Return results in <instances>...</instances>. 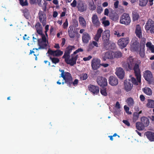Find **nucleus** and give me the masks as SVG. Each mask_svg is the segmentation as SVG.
Wrapping results in <instances>:
<instances>
[{
  "label": "nucleus",
  "instance_id": "f3484780",
  "mask_svg": "<svg viewBox=\"0 0 154 154\" xmlns=\"http://www.w3.org/2000/svg\"><path fill=\"white\" fill-rule=\"evenodd\" d=\"M113 58V52L111 51H108L105 52L103 54L102 57V60L104 61L107 59H111Z\"/></svg>",
  "mask_w": 154,
  "mask_h": 154
},
{
  "label": "nucleus",
  "instance_id": "ea45409f",
  "mask_svg": "<svg viewBox=\"0 0 154 154\" xmlns=\"http://www.w3.org/2000/svg\"><path fill=\"white\" fill-rule=\"evenodd\" d=\"M148 103L147 104V106L150 108H154V100H148Z\"/></svg>",
  "mask_w": 154,
  "mask_h": 154
},
{
  "label": "nucleus",
  "instance_id": "5fc2aeb1",
  "mask_svg": "<svg viewBox=\"0 0 154 154\" xmlns=\"http://www.w3.org/2000/svg\"><path fill=\"white\" fill-rule=\"evenodd\" d=\"M78 26V21L76 20H75L73 21V26L74 27H77Z\"/></svg>",
  "mask_w": 154,
  "mask_h": 154
},
{
  "label": "nucleus",
  "instance_id": "423d86ee",
  "mask_svg": "<svg viewBox=\"0 0 154 154\" xmlns=\"http://www.w3.org/2000/svg\"><path fill=\"white\" fill-rule=\"evenodd\" d=\"M145 28L146 31L149 30L151 33H154V21L149 19L146 23Z\"/></svg>",
  "mask_w": 154,
  "mask_h": 154
},
{
  "label": "nucleus",
  "instance_id": "b1692460",
  "mask_svg": "<svg viewBox=\"0 0 154 154\" xmlns=\"http://www.w3.org/2000/svg\"><path fill=\"white\" fill-rule=\"evenodd\" d=\"M68 32L70 38H74L75 36L76 32L73 30V26H70L69 27Z\"/></svg>",
  "mask_w": 154,
  "mask_h": 154
},
{
  "label": "nucleus",
  "instance_id": "79ce46f5",
  "mask_svg": "<svg viewBox=\"0 0 154 154\" xmlns=\"http://www.w3.org/2000/svg\"><path fill=\"white\" fill-rule=\"evenodd\" d=\"M89 8L91 10L93 11L96 9V7L93 2H90L88 4Z\"/></svg>",
  "mask_w": 154,
  "mask_h": 154
},
{
  "label": "nucleus",
  "instance_id": "c85d7f7f",
  "mask_svg": "<svg viewBox=\"0 0 154 154\" xmlns=\"http://www.w3.org/2000/svg\"><path fill=\"white\" fill-rule=\"evenodd\" d=\"M141 122L145 127H147L149 125V119L146 117L143 116L141 118Z\"/></svg>",
  "mask_w": 154,
  "mask_h": 154
},
{
  "label": "nucleus",
  "instance_id": "6e6552de",
  "mask_svg": "<svg viewBox=\"0 0 154 154\" xmlns=\"http://www.w3.org/2000/svg\"><path fill=\"white\" fill-rule=\"evenodd\" d=\"M97 82L98 84L101 87H105L107 85L106 79L105 77L101 76L97 77Z\"/></svg>",
  "mask_w": 154,
  "mask_h": 154
},
{
  "label": "nucleus",
  "instance_id": "f257e3e1",
  "mask_svg": "<svg viewBox=\"0 0 154 154\" xmlns=\"http://www.w3.org/2000/svg\"><path fill=\"white\" fill-rule=\"evenodd\" d=\"M140 63V60H137L132 56H130L127 58L126 61L123 63L122 67L127 71L133 70L135 75L140 81L141 74L139 65Z\"/></svg>",
  "mask_w": 154,
  "mask_h": 154
},
{
  "label": "nucleus",
  "instance_id": "393cba45",
  "mask_svg": "<svg viewBox=\"0 0 154 154\" xmlns=\"http://www.w3.org/2000/svg\"><path fill=\"white\" fill-rule=\"evenodd\" d=\"M103 32V30L101 28H99L96 34L95 35L94 39L97 42H98L101 36V35Z\"/></svg>",
  "mask_w": 154,
  "mask_h": 154
},
{
  "label": "nucleus",
  "instance_id": "864d4df0",
  "mask_svg": "<svg viewBox=\"0 0 154 154\" xmlns=\"http://www.w3.org/2000/svg\"><path fill=\"white\" fill-rule=\"evenodd\" d=\"M68 24L67 19H66L65 22L63 24V28L65 29H66L68 26Z\"/></svg>",
  "mask_w": 154,
  "mask_h": 154
},
{
  "label": "nucleus",
  "instance_id": "2eb2a0df",
  "mask_svg": "<svg viewBox=\"0 0 154 154\" xmlns=\"http://www.w3.org/2000/svg\"><path fill=\"white\" fill-rule=\"evenodd\" d=\"M69 77V79H67L66 82L69 84V87H71L72 84L75 86H77L79 82V80L76 79H75L74 81L73 82V78L71 74Z\"/></svg>",
  "mask_w": 154,
  "mask_h": 154
},
{
  "label": "nucleus",
  "instance_id": "7ed1b4c3",
  "mask_svg": "<svg viewBox=\"0 0 154 154\" xmlns=\"http://www.w3.org/2000/svg\"><path fill=\"white\" fill-rule=\"evenodd\" d=\"M71 58L70 59V56L66 57H62L63 59H65V62L67 64H69L71 66H73L76 64L77 59L79 57L78 55H75L73 54L71 55Z\"/></svg>",
  "mask_w": 154,
  "mask_h": 154
},
{
  "label": "nucleus",
  "instance_id": "3c124183",
  "mask_svg": "<svg viewBox=\"0 0 154 154\" xmlns=\"http://www.w3.org/2000/svg\"><path fill=\"white\" fill-rule=\"evenodd\" d=\"M44 2L43 4V6H42V9L44 11H45L47 8V5L48 3L46 1L44 0Z\"/></svg>",
  "mask_w": 154,
  "mask_h": 154
},
{
  "label": "nucleus",
  "instance_id": "412c9836",
  "mask_svg": "<svg viewBox=\"0 0 154 154\" xmlns=\"http://www.w3.org/2000/svg\"><path fill=\"white\" fill-rule=\"evenodd\" d=\"M116 74L120 79H122L125 75V72L123 69L121 68H118L116 72Z\"/></svg>",
  "mask_w": 154,
  "mask_h": 154
},
{
  "label": "nucleus",
  "instance_id": "aec40b11",
  "mask_svg": "<svg viewBox=\"0 0 154 154\" xmlns=\"http://www.w3.org/2000/svg\"><path fill=\"white\" fill-rule=\"evenodd\" d=\"M143 42V43L142 44L141 43L139 46V54L140 56L142 58L144 57L145 56L144 48L145 47V41L144 40Z\"/></svg>",
  "mask_w": 154,
  "mask_h": 154
},
{
  "label": "nucleus",
  "instance_id": "cd10ccee",
  "mask_svg": "<svg viewBox=\"0 0 154 154\" xmlns=\"http://www.w3.org/2000/svg\"><path fill=\"white\" fill-rule=\"evenodd\" d=\"M77 7L78 11L81 12L86 11L87 9L86 6H84L83 3L82 2H80L78 4Z\"/></svg>",
  "mask_w": 154,
  "mask_h": 154
},
{
  "label": "nucleus",
  "instance_id": "e2e57ef3",
  "mask_svg": "<svg viewBox=\"0 0 154 154\" xmlns=\"http://www.w3.org/2000/svg\"><path fill=\"white\" fill-rule=\"evenodd\" d=\"M116 2L114 3V6L116 8H117L118 7V5L119 4V2L118 0H116Z\"/></svg>",
  "mask_w": 154,
  "mask_h": 154
},
{
  "label": "nucleus",
  "instance_id": "0e129e2a",
  "mask_svg": "<svg viewBox=\"0 0 154 154\" xmlns=\"http://www.w3.org/2000/svg\"><path fill=\"white\" fill-rule=\"evenodd\" d=\"M102 11V10L101 8H97V12L99 14H100Z\"/></svg>",
  "mask_w": 154,
  "mask_h": 154
},
{
  "label": "nucleus",
  "instance_id": "4c0bfd02",
  "mask_svg": "<svg viewBox=\"0 0 154 154\" xmlns=\"http://www.w3.org/2000/svg\"><path fill=\"white\" fill-rule=\"evenodd\" d=\"M126 102L129 106H132L134 104V101L132 98L129 97L126 101Z\"/></svg>",
  "mask_w": 154,
  "mask_h": 154
},
{
  "label": "nucleus",
  "instance_id": "0eeeda50",
  "mask_svg": "<svg viewBox=\"0 0 154 154\" xmlns=\"http://www.w3.org/2000/svg\"><path fill=\"white\" fill-rule=\"evenodd\" d=\"M101 61L100 59L94 58L91 62V66L93 69L95 70L98 69L101 66Z\"/></svg>",
  "mask_w": 154,
  "mask_h": 154
},
{
  "label": "nucleus",
  "instance_id": "c03bdc74",
  "mask_svg": "<svg viewBox=\"0 0 154 154\" xmlns=\"http://www.w3.org/2000/svg\"><path fill=\"white\" fill-rule=\"evenodd\" d=\"M139 117V114L137 112H134L133 113V121L134 122H136Z\"/></svg>",
  "mask_w": 154,
  "mask_h": 154
},
{
  "label": "nucleus",
  "instance_id": "49530a36",
  "mask_svg": "<svg viewBox=\"0 0 154 154\" xmlns=\"http://www.w3.org/2000/svg\"><path fill=\"white\" fill-rule=\"evenodd\" d=\"M88 78V75L87 74L85 73H83L80 75V79L81 80L84 81L86 80Z\"/></svg>",
  "mask_w": 154,
  "mask_h": 154
},
{
  "label": "nucleus",
  "instance_id": "2f4dec72",
  "mask_svg": "<svg viewBox=\"0 0 154 154\" xmlns=\"http://www.w3.org/2000/svg\"><path fill=\"white\" fill-rule=\"evenodd\" d=\"M59 70L61 72V76L60 77H62L63 79H66V77H69L71 75L69 72H65L63 70H60V69Z\"/></svg>",
  "mask_w": 154,
  "mask_h": 154
},
{
  "label": "nucleus",
  "instance_id": "f8f14e48",
  "mask_svg": "<svg viewBox=\"0 0 154 154\" xmlns=\"http://www.w3.org/2000/svg\"><path fill=\"white\" fill-rule=\"evenodd\" d=\"M39 19L40 22L42 23L43 26H45L46 23V16L45 14L42 11L38 13Z\"/></svg>",
  "mask_w": 154,
  "mask_h": 154
},
{
  "label": "nucleus",
  "instance_id": "37998d69",
  "mask_svg": "<svg viewBox=\"0 0 154 154\" xmlns=\"http://www.w3.org/2000/svg\"><path fill=\"white\" fill-rule=\"evenodd\" d=\"M113 55H114V57L115 58H119L121 57L122 55V54L121 52L119 51H116L113 52Z\"/></svg>",
  "mask_w": 154,
  "mask_h": 154
},
{
  "label": "nucleus",
  "instance_id": "c756f323",
  "mask_svg": "<svg viewBox=\"0 0 154 154\" xmlns=\"http://www.w3.org/2000/svg\"><path fill=\"white\" fill-rule=\"evenodd\" d=\"M136 128L140 131L143 130L145 129V127L141 122H140L136 123Z\"/></svg>",
  "mask_w": 154,
  "mask_h": 154
},
{
  "label": "nucleus",
  "instance_id": "9b49d317",
  "mask_svg": "<svg viewBox=\"0 0 154 154\" xmlns=\"http://www.w3.org/2000/svg\"><path fill=\"white\" fill-rule=\"evenodd\" d=\"M124 89L126 92L130 91L133 88V85L130 79L126 80L124 82Z\"/></svg>",
  "mask_w": 154,
  "mask_h": 154
},
{
  "label": "nucleus",
  "instance_id": "de8ad7c7",
  "mask_svg": "<svg viewBox=\"0 0 154 154\" xmlns=\"http://www.w3.org/2000/svg\"><path fill=\"white\" fill-rule=\"evenodd\" d=\"M20 4L22 6L28 5V4L27 0H25V1L23 0H19Z\"/></svg>",
  "mask_w": 154,
  "mask_h": 154
},
{
  "label": "nucleus",
  "instance_id": "20e7f679",
  "mask_svg": "<svg viewBox=\"0 0 154 154\" xmlns=\"http://www.w3.org/2000/svg\"><path fill=\"white\" fill-rule=\"evenodd\" d=\"M143 77L148 82V83L151 85H154V78H153L152 72L149 70L145 71Z\"/></svg>",
  "mask_w": 154,
  "mask_h": 154
},
{
  "label": "nucleus",
  "instance_id": "680f3d73",
  "mask_svg": "<svg viewBox=\"0 0 154 154\" xmlns=\"http://www.w3.org/2000/svg\"><path fill=\"white\" fill-rule=\"evenodd\" d=\"M124 108L125 111L126 113L129 112V107H128L126 105H125L124 106Z\"/></svg>",
  "mask_w": 154,
  "mask_h": 154
},
{
  "label": "nucleus",
  "instance_id": "052dcab7",
  "mask_svg": "<svg viewBox=\"0 0 154 154\" xmlns=\"http://www.w3.org/2000/svg\"><path fill=\"white\" fill-rule=\"evenodd\" d=\"M151 51V52L154 53V45H152L151 46L149 47L148 48Z\"/></svg>",
  "mask_w": 154,
  "mask_h": 154
},
{
  "label": "nucleus",
  "instance_id": "a878e982",
  "mask_svg": "<svg viewBox=\"0 0 154 154\" xmlns=\"http://www.w3.org/2000/svg\"><path fill=\"white\" fill-rule=\"evenodd\" d=\"M35 27L38 33L41 35L44 34L42 33V27L41 25L39 22H38L35 25Z\"/></svg>",
  "mask_w": 154,
  "mask_h": 154
},
{
  "label": "nucleus",
  "instance_id": "774afa93",
  "mask_svg": "<svg viewBox=\"0 0 154 154\" xmlns=\"http://www.w3.org/2000/svg\"><path fill=\"white\" fill-rule=\"evenodd\" d=\"M116 107L117 109H119L120 108V104L118 101H117L116 104Z\"/></svg>",
  "mask_w": 154,
  "mask_h": 154
},
{
  "label": "nucleus",
  "instance_id": "473e14b6",
  "mask_svg": "<svg viewBox=\"0 0 154 154\" xmlns=\"http://www.w3.org/2000/svg\"><path fill=\"white\" fill-rule=\"evenodd\" d=\"M79 20L80 24L83 27H85L86 26V22L82 16H80L79 18Z\"/></svg>",
  "mask_w": 154,
  "mask_h": 154
},
{
  "label": "nucleus",
  "instance_id": "dca6fc26",
  "mask_svg": "<svg viewBox=\"0 0 154 154\" xmlns=\"http://www.w3.org/2000/svg\"><path fill=\"white\" fill-rule=\"evenodd\" d=\"M88 88L89 90L93 94H97L99 93V88L97 86L90 85L88 86Z\"/></svg>",
  "mask_w": 154,
  "mask_h": 154
},
{
  "label": "nucleus",
  "instance_id": "7c9ffc66",
  "mask_svg": "<svg viewBox=\"0 0 154 154\" xmlns=\"http://www.w3.org/2000/svg\"><path fill=\"white\" fill-rule=\"evenodd\" d=\"M132 17L133 21L138 20L140 17L139 13L136 11H133L132 12Z\"/></svg>",
  "mask_w": 154,
  "mask_h": 154
},
{
  "label": "nucleus",
  "instance_id": "4be33fe9",
  "mask_svg": "<svg viewBox=\"0 0 154 154\" xmlns=\"http://www.w3.org/2000/svg\"><path fill=\"white\" fill-rule=\"evenodd\" d=\"M145 135L150 141H154V132L151 131H147L145 133Z\"/></svg>",
  "mask_w": 154,
  "mask_h": 154
},
{
  "label": "nucleus",
  "instance_id": "a19ab883",
  "mask_svg": "<svg viewBox=\"0 0 154 154\" xmlns=\"http://www.w3.org/2000/svg\"><path fill=\"white\" fill-rule=\"evenodd\" d=\"M144 93L148 95H150L152 94V90L151 89L149 88H144L143 89Z\"/></svg>",
  "mask_w": 154,
  "mask_h": 154
},
{
  "label": "nucleus",
  "instance_id": "69168bd1",
  "mask_svg": "<svg viewBox=\"0 0 154 154\" xmlns=\"http://www.w3.org/2000/svg\"><path fill=\"white\" fill-rule=\"evenodd\" d=\"M42 0H37V3L38 5L40 7L42 6V4L41 3Z\"/></svg>",
  "mask_w": 154,
  "mask_h": 154
},
{
  "label": "nucleus",
  "instance_id": "8fccbe9b",
  "mask_svg": "<svg viewBox=\"0 0 154 154\" xmlns=\"http://www.w3.org/2000/svg\"><path fill=\"white\" fill-rule=\"evenodd\" d=\"M83 49L81 48H78V49L76 50L75 51H74L73 53V55H75L77 53H78L79 52H82L83 51Z\"/></svg>",
  "mask_w": 154,
  "mask_h": 154
},
{
  "label": "nucleus",
  "instance_id": "58836bf2",
  "mask_svg": "<svg viewBox=\"0 0 154 154\" xmlns=\"http://www.w3.org/2000/svg\"><path fill=\"white\" fill-rule=\"evenodd\" d=\"M148 0H139V6L143 7L146 6L147 4Z\"/></svg>",
  "mask_w": 154,
  "mask_h": 154
},
{
  "label": "nucleus",
  "instance_id": "1a4fd4ad",
  "mask_svg": "<svg viewBox=\"0 0 154 154\" xmlns=\"http://www.w3.org/2000/svg\"><path fill=\"white\" fill-rule=\"evenodd\" d=\"M47 53L49 55L53 56V57H60L62 55L63 52L60 49H57L55 51L49 49Z\"/></svg>",
  "mask_w": 154,
  "mask_h": 154
},
{
  "label": "nucleus",
  "instance_id": "603ef678",
  "mask_svg": "<svg viewBox=\"0 0 154 154\" xmlns=\"http://www.w3.org/2000/svg\"><path fill=\"white\" fill-rule=\"evenodd\" d=\"M102 23L105 26H108L110 24L109 21L107 20L103 21Z\"/></svg>",
  "mask_w": 154,
  "mask_h": 154
},
{
  "label": "nucleus",
  "instance_id": "6e6d98bb",
  "mask_svg": "<svg viewBox=\"0 0 154 154\" xmlns=\"http://www.w3.org/2000/svg\"><path fill=\"white\" fill-rule=\"evenodd\" d=\"M77 5V1L76 0H74L72 3L71 4V5L73 7H75Z\"/></svg>",
  "mask_w": 154,
  "mask_h": 154
},
{
  "label": "nucleus",
  "instance_id": "bb28decb",
  "mask_svg": "<svg viewBox=\"0 0 154 154\" xmlns=\"http://www.w3.org/2000/svg\"><path fill=\"white\" fill-rule=\"evenodd\" d=\"M119 15L116 12L111 13L109 15V18L114 21H117L119 18Z\"/></svg>",
  "mask_w": 154,
  "mask_h": 154
},
{
  "label": "nucleus",
  "instance_id": "09e8293b",
  "mask_svg": "<svg viewBox=\"0 0 154 154\" xmlns=\"http://www.w3.org/2000/svg\"><path fill=\"white\" fill-rule=\"evenodd\" d=\"M101 94L103 96H106L107 95V93L106 88L101 89L100 91Z\"/></svg>",
  "mask_w": 154,
  "mask_h": 154
},
{
  "label": "nucleus",
  "instance_id": "f704fd0d",
  "mask_svg": "<svg viewBox=\"0 0 154 154\" xmlns=\"http://www.w3.org/2000/svg\"><path fill=\"white\" fill-rule=\"evenodd\" d=\"M38 45L39 46V49H44L47 46V44L46 42H40L39 40H38Z\"/></svg>",
  "mask_w": 154,
  "mask_h": 154
},
{
  "label": "nucleus",
  "instance_id": "bf43d9fd",
  "mask_svg": "<svg viewBox=\"0 0 154 154\" xmlns=\"http://www.w3.org/2000/svg\"><path fill=\"white\" fill-rule=\"evenodd\" d=\"M122 122L123 123H124L125 125H126L128 126H130V124L129 122L127 120H123Z\"/></svg>",
  "mask_w": 154,
  "mask_h": 154
},
{
  "label": "nucleus",
  "instance_id": "9d476101",
  "mask_svg": "<svg viewBox=\"0 0 154 154\" xmlns=\"http://www.w3.org/2000/svg\"><path fill=\"white\" fill-rule=\"evenodd\" d=\"M129 42V38L128 37L122 38L119 39L118 42L119 45L121 48L126 47Z\"/></svg>",
  "mask_w": 154,
  "mask_h": 154
},
{
  "label": "nucleus",
  "instance_id": "a18cd8bd",
  "mask_svg": "<svg viewBox=\"0 0 154 154\" xmlns=\"http://www.w3.org/2000/svg\"><path fill=\"white\" fill-rule=\"evenodd\" d=\"M23 15L26 18H28L29 16V11L27 8H25L23 10Z\"/></svg>",
  "mask_w": 154,
  "mask_h": 154
},
{
  "label": "nucleus",
  "instance_id": "72a5a7b5",
  "mask_svg": "<svg viewBox=\"0 0 154 154\" xmlns=\"http://www.w3.org/2000/svg\"><path fill=\"white\" fill-rule=\"evenodd\" d=\"M51 55L48 54V56L49 57L50 59L51 60L52 63L55 64L58 63L60 62V59L57 58L55 57H52Z\"/></svg>",
  "mask_w": 154,
  "mask_h": 154
},
{
  "label": "nucleus",
  "instance_id": "f03ea898",
  "mask_svg": "<svg viewBox=\"0 0 154 154\" xmlns=\"http://www.w3.org/2000/svg\"><path fill=\"white\" fill-rule=\"evenodd\" d=\"M110 31L108 30H105L103 33L102 39L103 41V48L105 50H108L110 48L109 46V38L110 37Z\"/></svg>",
  "mask_w": 154,
  "mask_h": 154
},
{
  "label": "nucleus",
  "instance_id": "338daca9",
  "mask_svg": "<svg viewBox=\"0 0 154 154\" xmlns=\"http://www.w3.org/2000/svg\"><path fill=\"white\" fill-rule=\"evenodd\" d=\"M140 100L142 101H143L145 100V97L143 95H141L140 97Z\"/></svg>",
  "mask_w": 154,
  "mask_h": 154
},
{
  "label": "nucleus",
  "instance_id": "ddd939ff",
  "mask_svg": "<svg viewBox=\"0 0 154 154\" xmlns=\"http://www.w3.org/2000/svg\"><path fill=\"white\" fill-rule=\"evenodd\" d=\"M91 20L94 26L97 27L100 26V23L97 14H93L91 17Z\"/></svg>",
  "mask_w": 154,
  "mask_h": 154
},
{
  "label": "nucleus",
  "instance_id": "4468645a",
  "mask_svg": "<svg viewBox=\"0 0 154 154\" xmlns=\"http://www.w3.org/2000/svg\"><path fill=\"white\" fill-rule=\"evenodd\" d=\"M132 43L131 45V50L132 51H138L139 48V42L136 40H134L132 41Z\"/></svg>",
  "mask_w": 154,
  "mask_h": 154
},
{
  "label": "nucleus",
  "instance_id": "5701e85b",
  "mask_svg": "<svg viewBox=\"0 0 154 154\" xmlns=\"http://www.w3.org/2000/svg\"><path fill=\"white\" fill-rule=\"evenodd\" d=\"M90 39V36L88 33L86 32L83 33L82 36V40L84 43H88Z\"/></svg>",
  "mask_w": 154,
  "mask_h": 154
},
{
  "label": "nucleus",
  "instance_id": "a211bd4d",
  "mask_svg": "<svg viewBox=\"0 0 154 154\" xmlns=\"http://www.w3.org/2000/svg\"><path fill=\"white\" fill-rule=\"evenodd\" d=\"M108 81L109 84L112 86H116L118 84V80L115 76L112 75L110 76Z\"/></svg>",
  "mask_w": 154,
  "mask_h": 154
},
{
  "label": "nucleus",
  "instance_id": "39448f33",
  "mask_svg": "<svg viewBox=\"0 0 154 154\" xmlns=\"http://www.w3.org/2000/svg\"><path fill=\"white\" fill-rule=\"evenodd\" d=\"M131 22V19L128 14L124 13L121 17L120 20L121 23L128 25L130 24Z\"/></svg>",
  "mask_w": 154,
  "mask_h": 154
},
{
  "label": "nucleus",
  "instance_id": "4d7b16f0",
  "mask_svg": "<svg viewBox=\"0 0 154 154\" xmlns=\"http://www.w3.org/2000/svg\"><path fill=\"white\" fill-rule=\"evenodd\" d=\"M92 57L91 56L89 55L88 57H84L83 58V60L84 61L89 60L92 58Z\"/></svg>",
  "mask_w": 154,
  "mask_h": 154
},
{
  "label": "nucleus",
  "instance_id": "e433bc0d",
  "mask_svg": "<svg viewBox=\"0 0 154 154\" xmlns=\"http://www.w3.org/2000/svg\"><path fill=\"white\" fill-rule=\"evenodd\" d=\"M135 33L137 36L139 38H140L142 37L141 30L140 28H138L137 27H136Z\"/></svg>",
  "mask_w": 154,
  "mask_h": 154
},
{
  "label": "nucleus",
  "instance_id": "13d9d810",
  "mask_svg": "<svg viewBox=\"0 0 154 154\" xmlns=\"http://www.w3.org/2000/svg\"><path fill=\"white\" fill-rule=\"evenodd\" d=\"M42 39L41 42H46V38L45 35L44 34L42 35Z\"/></svg>",
  "mask_w": 154,
  "mask_h": 154
},
{
  "label": "nucleus",
  "instance_id": "c9c22d12",
  "mask_svg": "<svg viewBox=\"0 0 154 154\" xmlns=\"http://www.w3.org/2000/svg\"><path fill=\"white\" fill-rule=\"evenodd\" d=\"M136 77V78L137 80V81L136 80V79L134 77H132L131 78V79H130L131 81V83H132L133 85L134 84V85H138V83H140L141 82V79L140 81H139L138 79H137V77ZM141 76H140V77Z\"/></svg>",
  "mask_w": 154,
  "mask_h": 154
},
{
  "label": "nucleus",
  "instance_id": "6ab92c4d",
  "mask_svg": "<svg viewBox=\"0 0 154 154\" xmlns=\"http://www.w3.org/2000/svg\"><path fill=\"white\" fill-rule=\"evenodd\" d=\"M75 48L74 46L69 45L67 47L64 52V54L63 57H68L70 56V54L72 50Z\"/></svg>",
  "mask_w": 154,
  "mask_h": 154
}]
</instances>
